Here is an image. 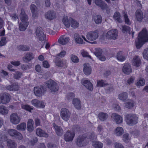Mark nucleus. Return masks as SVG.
I'll use <instances>...</instances> for the list:
<instances>
[{"mask_svg": "<svg viewBox=\"0 0 148 148\" xmlns=\"http://www.w3.org/2000/svg\"><path fill=\"white\" fill-rule=\"evenodd\" d=\"M138 38V40L135 41L137 49H139L145 42L148 41V34L146 29H143L139 33Z\"/></svg>", "mask_w": 148, "mask_h": 148, "instance_id": "obj_1", "label": "nucleus"}, {"mask_svg": "<svg viewBox=\"0 0 148 148\" xmlns=\"http://www.w3.org/2000/svg\"><path fill=\"white\" fill-rule=\"evenodd\" d=\"M126 122L130 125H133L138 122V117L134 114H127L125 117Z\"/></svg>", "mask_w": 148, "mask_h": 148, "instance_id": "obj_2", "label": "nucleus"}, {"mask_svg": "<svg viewBox=\"0 0 148 148\" xmlns=\"http://www.w3.org/2000/svg\"><path fill=\"white\" fill-rule=\"evenodd\" d=\"M45 84L51 92H55L58 90L57 83L52 80L50 79L46 81Z\"/></svg>", "mask_w": 148, "mask_h": 148, "instance_id": "obj_3", "label": "nucleus"}, {"mask_svg": "<svg viewBox=\"0 0 148 148\" xmlns=\"http://www.w3.org/2000/svg\"><path fill=\"white\" fill-rule=\"evenodd\" d=\"M99 31L97 30L88 32L86 35L87 39L89 40L94 41L98 38Z\"/></svg>", "mask_w": 148, "mask_h": 148, "instance_id": "obj_4", "label": "nucleus"}, {"mask_svg": "<svg viewBox=\"0 0 148 148\" xmlns=\"http://www.w3.org/2000/svg\"><path fill=\"white\" fill-rule=\"evenodd\" d=\"M71 113L67 109L63 108L61 110L60 116L65 121H67L69 119Z\"/></svg>", "mask_w": 148, "mask_h": 148, "instance_id": "obj_5", "label": "nucleus"}, {"mask_svg": "<svg viewBox=\"0 0 148 148\" xmlns=\"http://www.w3.org/2000/svg\"><path fill=\"white\" fill-rule=\"evenodd\" d=\"M87 138L84 135H81L78 137L76 142L77 145L79 147L86 145L88 143Z\"/></svg>", "mask_w": 148, "mask_h": 148, "instance_id": "obj_6", "label": "nucleus"}, {"mask_svg": "<svg viewBox=\"0 0 148 148\" xmlns=\"http://www.w3.org/2000/svg\"><path fill=\"white\" fill-rule=\"evenodd\" d=\"M7 132L8 134L10 136L16 137L19 140H21L23 138L21 134L15 130L10 129L8 130Z\"/></svg>", "mask_w": 148, "mask_h": 148, "instance_id": "obj_7", "label": "nucleus"}, {"mask_svg": "<svg viewBox=\"0 0 148 148\" xmlns=\"http://www.w3.org/2000/svg\"><path fill=\"white\" fill-rule=\"evenodd\" d=\"M46 91V88L42 86L35 87L34 88V92L36 96L39 97L44 95Z\"/></svg>", "mask_w": 148, "mask_h": 148, "instance_id": "obj_8", "label": "nucleus"}, {"mask_svg": "<svg viewBox=\"0 0 148 148\" xmlns=\"http://www.w3.org/2000/svg\"><path fill=\"white\" fill-rule=\"evenodd\" d=\"M118 31L116 29L109 31L107 33L106 36L108 39H116L118 36Z\"/></svg>", "mask_w": 148, "mask_h": 148, "instance_id": "obj_9", "label": "nucleus"}, {"mask_svg": "<svg viewBox=\"0 0 148 148\" xmlns=\"http://www.w3.org/2000/svg\"><path fill=\"white\" fill-rule=\"evenodd\" d=\"M10 122L14 125L19 123L21 121V117L16 113H12L10 116Z\"/></svg>", "mask_w": 148, "mask_h": 148, "instance_id": "obj_10", "label": "nucleus"}, {"mask_svg": "<svg viewBox=\"0 0 148 148\" xmlns=\"http://www.w3.org/2000/svg\"><path fill=\"white\" fill-rule=\"evenodd\" d=\"M10 100V95L8 94L3 93L0 95V104H6Z\"/></svg>", "mask_w": 148, "mask_h": 148, "instance_id": "obj_11", "label": "nucleus"}, {"mask_svg": "<svg viewBox=\"0 0 148 148\" xmlns=\"http://www.w3.org/2000/svg\"><path fill=\"white\" fill-rule=\"evenodd\" d=\"M54 62L56 65L60 67L66 68L67 66V61L65 60H61L56 58L54 60Z\"/></svg>", "mask_w": 148, "mask_h": 148, "instance_id": "obj_12", "label": "nucleus"}, {"mask_svg": "<svg viewBox=\"0 0 148 148\" xmlns=\"http://www.w3.org/2000/svg\"><path fill=\"white\" fill-rule=\"evenodd\" d=\"M75 133L70 131H68L64 134V139L66 142L72 141L75 136Z\"/></svg>", "mask_w": 148, "mask_h": 148, "instance_id": "obj_13", "label": "nucleus"}, {"mask_svg": "<svg viewBox=\"0 0 148 148\" xmlns=\"http://www.w3.org/2000/svg\"><path fill=\"white\" fill-rule=\"evenodd\" d=\"M123 72L125 74L129 75L132 71V69L131 65L129 63L125 64L122 68Z\"/></svg>", "mask_w": 148, "mask_h": 148, "instance_id": "obj_14", "label": "nucleus"}, {"mask_svg": "<svg viewBox=\"0 0 148 148\" xmlns=\"http://www.w3.org/2000/svg\"><path fill=\"white\" fill-rule=\"evenodd\" d=\"M81 83L89 90L92 91L93 90V85L89 80L83 79L81 81Z\"/></svg>", "mask_w": 148, "mask_h": 148, "instance_id": "obj_15", "label": "nucleus"}, {"mask_svg": "<svg viewBox=\"0 0 148 148\" xmlns=\"http://www.w3.org/2000/svg\"><path fill=\"white\" fill-rule=\"evenodd\" d=\"M45 16L47 19L51 20L56 18V14L54 11L50 10L45 13Z\"/></svg>", "mask_w": 148, "mask_h": 148, "instance_id": "obj_16", "label": "nucleus"}, {"mask_svg": "<svg viewBox=\"0 0 148 148\" xmlns=\"http://www.w3.org/2000/svg\"><path fill=\"white\" fill-rule=\"evenodd\" d=\"M70 40L69 37L63 35L60 37L58 39V42L59 43L62 45H64L67 44Z\"/></svg>", "mask_w": 148, "mask_h": 148, "instance_id": "obj_17", "label": "nucleus"}, {"mask_svg": "<svg viewBox=\"0 0 148 148\" xmlns=\"http://www.w3.org/2000/svg\"><path fill=\"white\" fill-rule=\"evenodd\" d=\"M111 117L116 122L117 124L121 123L123 121L122 117L116 113H114L112 114Z\"/></svg>", "mask_w": 148, "mask_h": 148, "instance_id": "obj_18", "label": "nucleus"}, {"mask_svg": "<svg viewBox=\"0 0 148 148\" xmlns=\"http://www.w3.org/2000/svg\"><path fill=\"white\" fill-rule=\"evenodd\" d=\"M136 19L139 22L142 21L143 18V14L140 10H137L135 13Z\"/></svg>", "mask_w": 148, "mask_h": 148, "instance_id": "obj_19", "label": "nucleus"}, {"mask_svg": "<svg viewBox=\"0 0 148 148\" xmlns=\"http://www.w3.org/2000/svg\"><path fill=\"white\" fill-rule=\"evenodd\" d=\"M34 121L32 119H28L27 123V129L29 132H31L34 130Z\"/></svg>", "mask_w": 148, "mask_h": 148, "instance_id": "obj_20", "label": "nucleus"}, {"mask_svg": "<svg viewBox=\"0 0 148 148\" xmlns=\"http://www.w3.org/2000/svg\"><path fill=\"white\" fill-rule=\"evenodd\" d=\"M73 20V18H68L67 16H64L62 19V22L67 28H69L71 22Z\"/></svg>", "mask_w": 148, "mask_h": 148, "instance_id": "obj_21", "label": "nucleus"}, {"mask_svg": "<svg viewBox=\"0 0 148 148\" xmlns=\"http://www.w3.org/2000/svg\"><path fill=\"white\" fill-rule=\"evenodd\" d=\"M19 16L22 22L24 23L28 22L27 21L28 19V17L26 14L24 10L22 9L21 10Z\"/></svg>", "mask_w": 148, "mask_h": 148, "instance_id": "obj_22", "label": "nucleus"}, {"mask_svg": "<svg viewBox=\"0 0 148 148\" xmlns=\"http://www.w3.org/2000/svg\"><path fill=\"white\" fill-rule=\"evenodd\" d=\"M56 134L58 136H62L63 134V131L62 128L60 126L56 125L55 123L53 124Z\"/></svg>", "mask_w": 148, "mask_h": 148, "instance_id": "obj_23", "label": "nucleus"}, {"mask_svg": "<svg viewBox=\"0 0 148 148\" xmlns=\"http://www.w3.org/2000/svg\"><path fill=\"white\" fill-rule=\"evenodd\" d=\"M81 103L79 99L77 98L74 99L72 101V103L74 107L78 110L80 109L81 108Z\"/></svg>", "mask_w": 148, "mask_h": 148, "instance_id": "obj_24", "label": "nucleus"}, {"mask_svg": "<svg viewBox=\"0 0 148 148\" xmlns=\"http://www.w3.org/2000/svg\"><path fill=\"white\" fill-rule=\"evenodd\" d=\"M91 71V68L88 64L86 63L84 64L83 71L86 75H88L90 74Z\"/></svg>", "mask_w": 148, "mask_h": 148, "instance_id": "obj_25", "label": "nucleus"}, {"mask_svg": "<svg viewBox=\"0 0 148 148\" xmlns=\"http://www.w3.org/2000/svg\"><path fill=\"white\" fill-rule=\"evenodd\" d=\"M132 64L136 67L140 66L141 64L140 60L139 57L138 56H136L134 57L132 61Z\"/></svg>", "mask_w": 148, "mask_h": 148, "instance_id": "obj_26", "label": "nucleus"}, {"mask_svg": "<svg viewBox=\"0 0 148 148\" xmlns=\"http://www.w3.org/2000/svg\"><path fill=\"white\" fill-rule=\"evenodd\" d=\"M34 56L32 53H27L23 58V60L24 62H27L33 59Z\"/></svg>", "mask_w": 148, "mask_h": 148, "instance_id": "obj_27", "label": "nucleus"}, {"mask_svg": "<svg viewBox=\"0 0 148 148\" xmlns=\"http://www.w3.org/2000/svg\"><path fill=\"white\" fill-rule=\"evenodd\" d=\"M36 133L37 135L40 136L47 137L48 136L47 133L40 128L36 129Z\"/></svg>", "mask_w": 148, "mask_h": 148, "instance_id": "obj_28", "label": "nucleus"}, {"mask_svg": "<svg viewBox=\"0 0 148 148\" xmlns=\"http://www.w3.org/2000/svg\"><path fill=\"white\" fill-rule=\"evenodd\" d=\"M30 8L33 17H36L37 15V8L36 6L34 4H32L30 6Z\"/></svg>", "mask_w": 148, "mask_h": 148, "instance_id": "obj_29", "label": "nucleus"}, {"mask_svg": "<svg viewBox=\"0 0 148 148\" xmlns=\"http://www.w3.org/2000/svg\"><path fill=\"white\" fill-rule=\"evenodd\" d=\"M94 2L97 6L100 7L102 9L104 10L107 7V5L101 0H95Z\"/></svg>", "mask_w": 148, "mask_h": 148, "instance_id": "obj_30", "label": "nucleus"}, {"mask_svg": "<svg viewBox=\"0 0 148 148\" xmlns=\"http://www.w3.org/2000/svg\"><path fill=\"white\" fill-rule=\"evenodd\" d=\"M6 88L10 91H16L18 90L19 86L17 84L14 83L11 85L6 86Z\"/></svg>", "mask_w": 148, "mask_h": 148, "instance_id": "obj_31", "label": "nucleus"}, {"mask_svg": "<svg viewBox=\"0 0 148 148\" xmlns=\"http://www.w3.org/2000/svg\"><path fill=\"white\" fill-rule=\"evenodd\" d=\"M116 57L117 60L121 62L124 61L126 59V57L122 51L118 52L117 54Z\"/></svg>", "mask_w": 148, "mask_h": 148, "instance_id": "obj_32", "label": "nucleus"}, {"mask_svg": "<svg viewBox=\"0 0 148 148\" xmlns=\"http://www.w3.org/2000/svg\"><path fill=\"white\" fill-rule=\"evenodd\" d=\"M75 38V42L79 44H82L85 43L83 42L82 39L79 37V35L77 33L75 34L74 35Z\"/></svg>", "mask_w": 148, "mask_h": 148, "instance_id": "obj_33", "label": "nucleus"}, {"mask_svg": "<svg viewBox=\"0 0 148 148\" xmlns=\"http://www.w3.org/2000/svg\"><path fill=\"white\" fill-rule=\"evenodd\" d=\"M124 133V130L123 128L118 127L114 130V134L118 136H120Z\"/></svg>", "mask_w": 148, "mask_h": 148, "instance_id": "obj_34", "label": "nucleus"}, {"mask_svg": "<svg viewBox=\"0 0 148 148\" xmlns=\"http://www.w3.org/2000/svg\"><path fill=\"white\" fill-rule=\"evenodd\" d=\"M135 105V102L132 100H129L125 103V107L128 109L133 108Z\"/></svg>", "mask_w": 148, "mask_h": 148, "instance_id": "obj_35", "label": "nucleus"}, {"mask_svg": "<svg viewBox=\"0 0 148 148\" xmlns=\"http://www.w3.org/2000/svg\"><path fill=\"white\" fill-rule=\"evenodd\" d=\"M29 24V22H23L20 23L19 25V29L21 31H24Z\"/></svg>", "mask_w": 148, "mask_h": 148, "instance_id": "obj_36", "label": "nucleus"}, {"mask_svg": "<svg viewBox=\"0 0 148 148\" xmlns=\"http://www.w3.org/2000/svg\"><path fill=\"white\" fill-rule=\"evenodd\" d=\"M121 16L120 13L117 12H116L113 15L114 19L119 23H122V21L121 19Z\"/></svg>", "mask_w": 148, "mask_h": 148, "instance_id": "obj_37", "label": "nucleus"}, {"mask_svg": "<svg viewBox=\"0 0 148 148\" xmlns=\"http://www.w3.org/2000/svg\"><path fill=\"white\" fill-rule=\"evenodd\" d=\"M97 86L100 87H103L108 85L106 81L103 79L97 80Z\"/></svg>", "mask_w": 148, "mask_h": 148, "instance_id": "obj_38", "label": "nucleus"}, {"mask_svg": "<svg viewBox=\"0 0 148 148\" xmlns=\"http://www.w3.org/2000/svg\"><path fill=\"white\" fill-rule=\"evenodd\" d=\"M7 145L9 148H16L17 145L13 140H10L7 142Z\"/></svg>", "mask_w": 148, "mask_h": 148, "instance_id": "obj_39", "label": "nucleus"}, {"mask_svg": "<svg viewBox=\"0 0 148 148\" xmlns=\"http://www.w3.org/2000/svg\"><path fill=\"white\" fill-rule=\"evenodd\" d=\"M8 112V110L7 108L3 105L0 106V114L3 115H6Z\"/></svg>", "mask_w": 148, "mask_h": 148, "instance_id": "obj_40", "label": "nucleus"}, {"mask_svg": "<svg viewBox=\"0 0 148 148\" xmlns=\"http://www.w3.org/2000/svg\"><path fill=\"white\" fill-rule=\"evenodd\" d=\"M108 117V115L106 113L101 112L99 114V118L102 121H103L106 120Z\"/></svg>", "mask_w": 148, "mask_h": 148, "instance_id": "obj_41", "label": "nucleus"}, {"mask_svg": "<svg viewBox=\"0 0 148 148\" xmlns=\"http://www.w3.org/2000/svg\"><path fill=\"white\" fill-rule=\"evenodd\" d=\"M26 124L25 123H22L17 125L16 128L18 130L24 131L25 130Z\"/></svg>", "mask_w": 148, "mask_h": 148, "instance_id": "obj_42", "label": "nucleus"}, {"mask_svg": "<svg viewBox=\"0 0 148 148\" xmlns=\"http://www.w3.org/2000/svg\"><path fill=\"white\" fill-rule=\"evenodd\" d=\"M145 79L141 78L138 80H137L135 82V84L138 86H142L145 85Z\"/></svg>", "mask_w": 148, "mask_h": 148, "instance_id": "obj_43", "label": "nucleus"}, {"mask_svg": "<svg viewBox=\"0 0 148 148\" xmlns=\"http://www.w3.org/2000/svg\"><path fill=\"white\" fill-rule=\"evenodd\" d=\"M93 19L95 23L97 24H99L101 22L102 18L101 16L100 15H97L95 16Z\"/></svg>", "mask_w": 148, "mask_h": 148, "instance_id": "obj_44", "label": "nucleus"}, {"mask_svg": "<svg viewBox=\"0 0 148 148\" xmlns=\"http://www.w3.org/2000/svg\"><path fill=\"white\" fill-rule=\"evenodd\" d=\"M92 145L96 148H102L103 146V144L99 141L93 142Z\"/></svg>", "mask_w": 148, "mask_h": 148, "instance_id": "obj_45", "label": "nucleus"}, {"mask_svg": "<svg viewBox=\"0 0 148 148\" xmlns=\"http://www.w3.org/2000/svg\"><path fill=\"white\" fill-rule=\"evenodd\" d=\"M17 49L19 50L26 51H29V48L27 46L20 45L18 46Z\"/></svg>", "mask_w": 148, "mask_h": 148, "instance_id": "obj_46", "label": "nucleus"}, {"mask_svg": "<svg viewBox=\"0 0 148 148\" xmlns=\"http://www.w3.org/2000/svg\"><path fill=\"white\" fill-rule=\"evenodd\" d=\"M22 76V73L19 71H16L13 74V77L14 79H18Z\"/></svg>", "mask_w": 148, "mask_h": 148, "instance_id": "obj_47", "label": "nucleus"}, {"mask_svg": "<svg viewBox=\"0 0 148 148\" xmlns=\"http://www.w3.org/2000/svg\"><path fill=\"white\" fill-rule=\"evenodd\" d=\"M122 31L123 32H126L130 34H131L130 32V28L128 26L126 25H122Z\"/></svg>", "mask_w": 148, "mask_h": 148, "instance_id": "obj_48", "label": "nucleus"}, {"mask_svg": "<svg viewBox=\"0 0 148 148\" xmlns=\"http://www.w3.org/2000/svg\"><path fill=\"white\" fill-rule=\"evenodd\" d=\"M127 96L128 95L127 93L123 92L119 95V98L121 100H125L127 98Z\"/></svg>", "mask_w": 148, "mask_h": 148, "instance_id": "obj_49", "label": "nucleus"}, {"mask_svg": "<svg viewBox=\"0 0 148 148\" xmlns=\"http://www.w3.org/2000/svg\"><path fill=\"white\" fill-rule=\"evenodd\" d=\"M70 25L71 27L76 28L78 27L79 23L73 18V20L71 21Z\"/></svg>", "mask_w": 148, "mask_h": 148, "instance_id": "obj_50", "label": "nucleus"}, {"mask_svg": "<svg viewBox=\"0 0 148 148\" xmlns=\"http://www.w3.org/2000/svg\"><path fill=\"white\" fill-rule=\"evenodd\" d=\"M71 58L72 61L74 63H77L79 62V59L76 56L72 54Z\"/></svg>", "mask_w": 148, "mask_h": 148, "instance_id": "obj_51", "label": "nucleus"}, {"mask_svg": "<svg viewBox=\"0 0 148 148\" xmlns=\"http://www.w3.org/2000/svg\"><path fill=\"white\" fill-rule=\"evenodd\" d=\"M91 140H95L97 138V136L94 132L90 133L88 136Z\"/></svg>", "mask_w": 148, "mask_h": 148, "instance_id": "obj_52", "label": "nucleus"}, {"mask_svg": "<svg viewBox=\"0 0 148 148\" xmlns=\"http://www.w3.org/2000/svg\"><path fill=\"white\" fill-rule=\"evenodd\" d=\"M21 107L23 109L29 112H31V110L33 109L32 108H31L29 105H27L22 104Z\"/></svg>", "mask_w": 148, "mask_h": 148, "instance_id": "obj_53", "label": "nucleus"}, {"mask_svg": "<svg viewBox=\"0 0 148 148\" xmlns=\"http://www.w3.org/2000/svg\"><path fill=\"white\" fill-rule=\"evenodd\" d=\"M36 36L40 41H43L45 39V35L44 32H41L39 35Z\"/></svg>", "mask_w": 148, "mask_h": 148, "instance_id": "obj_54", "label": "nucleus"}, {"mask_svg": "<svg viewBox=\"0 0 148 148\" xmlns=\"http://www.w3.org/2000/svg\"><path fill=\"white\" fill-rule=\"evenodd\" d=\"M36 36L40 41H43L45 39V35L44 32H41L39 35Z\"/></svg>", "mask_w": 148, "mask_h": 148, "instance_id": "obj_55", "label": "nucleus"}, {"mask_svg": "<svg viewBox=\"0 0 148 148\" xmlns=\"http://www.w3.org/2000/svg\"><path fill=\"white\" fill-rule=\"evenodd\" d=\"M143 55L144 58L148 60V48L145 49L143 52Z\"/></svg>", "mask_w": 148, "mask_h": 148, "instance_id": "obj_56", "label": "nucleus"}, {"mask_svg": "<svg viewBox=\"0 0 148 148\" xmlns=\"http://www.w3.org/2000/svg\"><path fill=\"white\" fill-rule=\"evenodd\" d=\"M102 53V50L99 48L97 49L95 52V54L97 57L101 55Z\"/></svg>", "mask_w": 148, "mask_h": 148, "instance_id": "obj_57", "label": "nucleus"}, {"mask_svg": "<svg viewBox=\"0 0 148 148\" xmlns=\"http://www.w3.org/2000/svg\"><path fill=\"white\" fill-rule=\"evenodd\" d=\"M75 97L74 94L72 92L68 93L67 95V99L68 100H72Z\"/></svg>", "mask_w": 148, "mask_h": 148, "instance_id": "obj_58", "label": "nucleus"}, {"mask_svg": "<svg viewBox=\"0 0 148 148\" xmlns=\"http://www.w3.org/2000/svg\"><path fill=\"white\" fill-rule=\"evenodd\" d=\"M124 17L125 23L128 25H130L131 24V23L128 18L127 15L126 14H124Z\"/></svg>", "mask_w": 148, "mask_h": 148, "instance_id": "obj_59", "label": "nucleus"}, {"mask_svg": "<svg viewBox=\"0 0 148 148\" xmlns=\"http://www.w3.org/2000/svg\"><path fill=\"white\" fill-rule=\"evenodd\" d=\"M6 38L5 37H2L0 42V46H2L5 45L6 43Z\"/></svg>", "mask_w": 148, "mask_h": 148, "instance_id": "obj_60", "label": "nucleus"}, {"mask_svg": "<svg viewBox=\"0 0 148 148\" xmlns=\"http://www.w3.org/2000/svg\"><path fill=\"white\" fill-rule=\"evenodd\" d=\"M41 32H43L40 27H37L36 28L35 33L36 36L39 35Z\"/></svg>", "mask_w": 148, "mask_h": 148, "instance_id": "obj_61", "label": "nucleus"}, {"mask_svg": "<svg viewBox=\"0 0 148 148\" xmlns=\"http://www.w3.org/2000/svg\"><path fill=\"white\" fill-rule=\"evenodd\" d=\"M134 80L135 78L132 76L128 79L127 81V83L128 84L130 85L133 83Z\"/></svg>", "mask_w": 148, "mask_h": 148, "instance_id": "obj_62", "label": "nucleus"}, {"mask_svg": "<svg viewBox=\"0 0 148 148\" xmlns=\"http://www.w3.org/2000/svg\"><path fill=\"white\" fill-rule=\"evenodd\" d=\"M123 140L125 142H127L130 139L128 134H125L123 135Z\"/></svg>", "mask_w": 148, "mask_h": 148, "instance_id": "obj_63", "label": "nucleus"}, {"mask_svg": "<svg viewBox=\"0 0 148 148\" xmlns=\"http://www.w3.org/2000/svg\"><path fill=\"white\" fill-rule=\"evenodd\" d=\"M39 101V100L36 99H34L31 102L32 104L36 107L38 106L37 105Z\"/></svg>", "mask_w": 148, "mask_h": 148, "instance_id": "obj_64", "label": "nucleus"}]
</instances>
